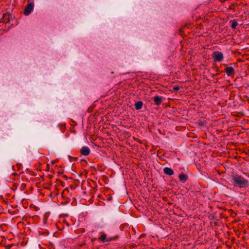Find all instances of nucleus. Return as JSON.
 I'll return each mask as SVG.
<instances>
[{
    "mask_svg": "<svg viewBox=\"0 0 249 249\" xmlns=\"http://www.w3.org/2000/svg\"><path fill=\"white\" fill-rule=\"evenodd\" d=\"M232 180L234 182V185L239 188H247L249 186V181L241 176L238 175H232Z\"/></svg>",
    "mask_w": 249,
    "mask_h": 249,
    "instance_id": "nucleus-1",
    "label": "nucleus"
},
{
    "mask_svg": "<svg viewBox=\"0 0 249 249\" xmlns=\"http://www.w3.org/2000/svg\"><path fill=\"white\" fill-rule=\"evenodd\" d=\"M212 57L213 58L214 62H221L224 59V56L223 53L218 51H214L213 53Z\"/></svg>",
    "mask_w": 249,
    "mask_h": 249,
    "instance_id": "nucleus-2",
    "label": "nucleus"
},
{
    "mask_svg": "<svg viewBox=\"0 0 249 249\" xmlns=\"http://www.w3.org/2000/svg\"><path fill=\"white\" fill-rule=\"evenodd\" d=\"M34 4L33 3H29L25 7L24 11V14L25 15H28L33 10Z\"/></svg>",
    "mask_w": 249,
    "mask_h": 249,
    "instance_id": "nucleus-3",
    "label": "nucleus"
},
{
    "mask_svg": "<svg viewBox=\"0 0 249 249\" xmlns=\"http://www.w3.org/2000/svg\"><path fill=\"white\" fill-rule=\"evenodd\" d=\"M225 71L228 76H231L232 77H233L235 73L234 69L231 67H228L226 68L225 69Z\"/></svg>",
    "mask_w": 249,
    "mask_h": 249,
    "instance_id": "nucleus-4",
    "label": "nucleus"
},
{
    "mask_svg": "<svg viewBox=\"0 0 249 249\" xmlns=\"http://www.w3.org/2000/svg\"><path fill=\"white\" fill-rule=\"evenodd\" d=\"M152 100L156 106H159L162 102V97L161 96H156L153 97Z\"/></svg>",
    "mask_w": 249,
    "mask_h": 249,
    "instance_id": "nucleus-5",
    "label": "nucleus"
},
{
    "mask_svg": "<svg viewBox=\"0 0 249 249\" xmlns=\"http://www.w3.org/2000/svg\"><path fill=\"white\" fill-rule=\"evenodd\" d=\"M81 155L84 156H88L90 153V149L87 146H83L80 150Z\"/></svg>",
    "mask_w": 249,
    "mask_h": 249,
    "instance_id": "nucleus-6",
    "label": "nucleus"
},
{
    "mask_svg": "<svg viewBox=\"0 0 249 249\" xmlns=\"http://www.w3.org/2000/svg\"><path fill=\"white\" fill-rule=\"evenodd\" d=\"M178 178L180 181H181L182 183H185L188 179V176L187 175L184 174L183 173H181L179 175Z\"/></svg>",
    "mask_w": 249,
    "mask_h": 249,
    "instance_id": "nucleus-7",
    "label": "nucleus"
},
{
    "mask_svg": "<svg viewBox=\"0 0 249 249\" xmlns=\"http://www.w3.org/2000/svg\"><path fill=\"white\" fill-rule=\"evenodd\" d=\"M163 172L165 174L169 176H172L174 173V171L171 168L169 167H165L163 169Z\"/></svg>",
    "mask_w": 249,
    "mask_h": 249,
    "instance_id": "nucleus-8",
    "label": "nucleus"
},
{
    "mask_svg": "<svg viewBox=\"0 0 249 249\" xmlns=\"http://www.w3.org/2000/svg\"><path fill=\"white\" fill-rule=\"evenodd\" d=\"M143 103L142 101H138L135 104V107L136 110H139L142 108Z\"/></svg>",
    "mask_w": 249,
    "mask_h": 249,
    "instance_id": "nucleus-9",
    "label": "nucleus"
},
{
    "mask_svg": "<svg viewBox=\"0 0 249 249\" xmlns=\"http://www.w3.org/2000/svg\"><path fill=\"white\" fill-rule=\"evenodd\" d=\"M3 18H4V22L6 23H9L10 21L11 16L10 15L3 14Z\"/></svg>",
    "mask_w": 249,
    "mask_h": 249,
    "instance_id": "nucleus-10",
    "label": "nucleus"
},
{
    "mask_svg": "<svg viewBox=\"0 0 249 249\" xmlns=\"http://www.w3.org/2000/svg\"><path fill=\"white\" fill-rule=\"evenodd\" d=\"M230 22L231 23V27L232 29H235L238 24L237 22L235 20H231Z\"/></svg>",
    "mask_w": 249,
    "mask_h": 249,
    "instance_id": "nucleus-11",
    "label": "nucleus"
},
{
    "mask_svg": "<svg viewBox=\"0 0 249 249\" xmlns=\"http://www.w3.org/2000/svg\"><path fill=\"white\" fill-rule=\"evenodd\" d=\"M118 237H119L118 236H115L113 237H107L106 239V242H110L111 241L116 240L118 238Z\"/></svg>",
    "mask_w": 249,
    "mask_h": 249,
    "instance_id": "nucleus-12",
    "label": "nucleus"
},
{
    "mask_svg": "<svg viewBox=\"0 0 249 249\" xmlns=\"http://www.w3.org/2000/svg\"><path fill=\"white\" fill-rule=\"evenodd\" d=\"M107 238L106 234L104 233L102 235L100 236V237H99V239L103 242H106Z\"/></svg>",
    "mask_w": 249,
    "mask_h": 249,
    "instance_id": "nucleus-13",
    "label": "nucleus"
},
{
    "mask_svg": "<svg viewBox=\"0 0 249 249\" xmlns=\"http://www.w3.org/2000/svg\"><path fill=\"white\" fill-rule=\"evenodd\" d=\"M180 89V87L179 86H175L173 87V90L174 91H177L178 90Z\"/></svg>",
    "mask_w": 249,
    "mask_h": 249,
    "instance_id": "nucleus-14",
    "label": "nucleus"
},
{
    "mask_svg": "<svg viewBox=\"0 0 249 249\" xmlns=\"http://www.w3.org/2000/svg\"><path fill=\"white\" fill-rule=\"evenodd\" d=\"M11 247V245H9V246H7L6 248L9 249H10V248Z\"/></svg>",
    "mask_w": 249,
    "mask_h": 249,
    "instance_id": "nucleus-15",
    "label": "nucleus"
},
{
    "mask_svg": "<svg viewBox=\"0 0 249 249\" xmlns=\"http://www.w3.org/2000/svg\"><path fill=\"white\" fill-rule=\"evenodd\" d=\"M65 127V125H62V129H64Z\"/></svg>",
    "mask_w": 249,
    "mask_h": 249,
    "instance_id": "nucleus-16",
    "label": "nucleus"
},
{
    "mask_svg": "<svg viewBox=\"0 0 249 249\" xmlns=\"http://www.w3.org/2000/svg\"><path fill=\"white\" fill-rule=\"evenodd\" d=\"M220 1L222 2H223L225 1V0H220Z\"/></svg>",
    "mask_w": 249,
    "mask_h": 249,
    "instance_id": "nucleus-17",
    "label": "nucleus"
},
{
    "mask_svg": "<svg viewBox=\"0 0 249 249\" xmlns=\"http://www.w3.org/2000/svg\"><path fill=\"white\" fill-rule=\"evenodd\" d=\"M75 160H77L78 159L77 158H75Z\"/></svg>",
    "mask_w": 249,
    "mask_h": 249,
    "instance_id": "nucleus-18",
    "label": "nucleus"
},
{
    "mask_svg": "<svg viewBox=\"0 0 249 249\" xmlns=\"http://www.w3.org/2000/svg\"><path fill=\"white\" fill-rule=\"evenodd\" d=\"M248 155V156L249 157V153L247 154Z\"/></svg>",
    "mask_w": 249,
    "mask_h": 249,
    "instance_id": "nucleus-19",
    "label": "nucleus"
}]
</instances>
